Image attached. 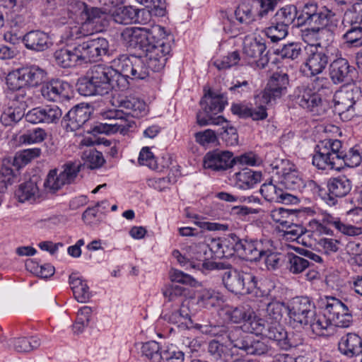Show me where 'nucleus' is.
<instances>
[{"instance_id": "obj_5", "label": "nucleus", "mask_w": 362, "mask_h": 362, "mask_svg": "<svg viewBox=\"0 0 362 362\" xmlns=\"http://www.w3.org/2000/svg\"><path fill=\"white\" fill-rule=\"evenodd\" d=\"M226 103V100L222 95H216L211 91L205 94L200 102L202 110L197 115L198 124L207 126L226 123V119L223 116L217 115L223 110Z\"/></svg>"}, {"instance_id": "obj_24", "label": "nucleus", "mask_w": 362, "mask_h": 362, "mask_svg": "<svg viewBox=\"0 0 362 362\" xmlns=\"http://www.w3.org/2000/svg\"><path fill=\"white\" fill-rule=\"evenodd\" d=\"M119 108L122 115H131L133 117H139L146 112V103L133 96H121L115 100L114 104Z\"/></svg>"}, {"instance_id": "obj_42", "label": "nucleus", "mask_w": 362, "mask_h": 362, "mask_svg": "<svg viewBox=\"0 0 362 362\" xmlns=\"http://www.w3.org/2000/svg\"><path fill=\"white\" fill-rule=\"evenodd\" d=\"M134 57V55L122 54L113 60V64L117 67L115 69L124 79L127 83V88L129 87L127 78L130 77L133 78Z\"/></svg>"}, {"instance_id": "obj_41", "label": "nucleus", "mask_w": 362, "mask_h": 362, "mask_svg": "<svg viewBox=\"0 0 362 362\" xmlns=\"http://www.w3.org/2000/svg\"><path fill=\"white\" fill-rule=\"evenodd\" d=\"M299 13L300 11H297L296 6H286L279 9L272 18L288 29V27L293 23L298 26Z\"/></svg>"}, {"instance_id": "obj_3", "label": "nucleus", "mask_w": 362, "mask_h": 362, "mask_svg": "<svg viewBox=\"0 0 362 362\" xmlns=\"http://www.w3.org/2000/svg\"><path fill=\"white\" fill-rule=\"evenodd\" d=\"M113 89L125 90L127 83L112 66L94 65L78 83V90L85 96L104 95Z\"/></svg>"}, {"instance_id": "obj_11", "label": "nucleus", "mask_w": 362, "mask_h": 362, "mask_svg": "<svg viewBox=\"0 0 362 362\" xmlns=\"http://www.w3.org/2000/svg\"><path fill=\"white\" fill-rule=\"evenodd\" d=\"M81 62H98L109 50V42L103 37H97L83 42L77 45Z\"/></svg>"}, {"instance_id": "obj_64", "label": "nucleus", "mask_w": 362, "mask_h": 362, "mask_svg": "<svg viewBox=\"0 0 362 362\" xmlns=\"http://www.w3.org/2000/svg\"><path fill=\"white\" fill-rule=\"evenodd\" d=\"M354 225L345 223V229L344 230V235L348 236H356L362 234V210H357L354 218H353Z\"/></svg>"}, {"instance_id": "obj_16", "label": "nucleus", "mask_w": 362, "mask_h": 362, "mask_svg": "<svg viewBox=\"0 0 362 362\" xmlns=\"http://www.w3.org/2000/svg\"><path fill=\"white\" fill-rule=\"evenodd\" d=\"M43 98L49 101L62 103L72 97L71 85L61 80L51 81L41 88Z\"/></svg>"}, {"instance_id": "obj_63", "label": "nucleus", "mask_w": 362, "mask_h": 362, "mask_svg": "<svg viewBox=\"0 0 362 362\" xmlns=\"http://www.w3.org/2000/svg\"><path fill=\"white\" fill-rule=\"evenodd\" d=\"M42 110L44 123H57L62 117V111L57 105H46Z\"/></svg>"}, {"instance_id": "obj_23", "label": "nucleus", "mask_w": 362, "mask_h": 362, "mask_svg": "<svg viewBox=\"0 0 362 362\" xmlns=\"http://www.w3.org/2000/svg\"><path fill=\"white\" fill-rule=\"evenodd\" d=\"M243 53L253 59L258 66H264L268 62L266 45L262 39L246 37L244 41Z\"/></svg>"}, {"instance_id": "obj_26", "label": "nucleus", "mask_w": 362, "mask_h": 362, "mask_svg": "<svg viewBox=\"0 0 362 362\" xmlns=\"http://www.w3.org/2000/svg\"><path fill=\"white\" fill-rule=\"evenodd\" d=\"M328 189V201L329 205H334L335 197H344L351 190V181L344 175L330 178L327 185Z\"/></svg>"}, {"instance_id": "obj_61", "label": "nucleus", "mask_w": 362, "mask_h": 362, "mask_svg": "<svg viewBox=\"0 0 362 362\" xmlns=\"http://www.w3.org/2000/svg\"><path fill=\"white\" fill-rule=\"evenodd\" d=\"M280 230L283 232V236L286 239L297 241H299V238L306 232L301 225L293 223L291 221Z\"/></svg>"}, {"instance_id": "obj_50", "label": "nucleus", "mask_w": 362, "mask_h": 362, "mask_svg": "<svg viewBox=\"0 0 362 362\" xmlns=\"http://www.w3.org/2000/svg\"><path fill=\"white\" fill-rule=\"evenodd\" d=\"M25 116V110L8 103V106L1 115V121L5 126H10L19 122Z\"/></svg>"}, {"instance_id": "obj_45", "label": "nucleus", "mask_w": 362, "mask_h": 362, "mask_svg": "<svg viewBox=\"0 0 362 362\" xmlns=\"http://www.w3.org/2000/svg\"><path fill=\"white\" fill-rule=\"evenodd\" d=\"M208 246L206 243L193 244L187 248V252L189 254L190 265L192 267H199L201 263L206 260Z\"/></svg>"}, {"instance_id": "obj_9", "label": "nucleus", "mask_w": 362, "mask_h": 362, "mask_svg": "<svg viewBox=\"0 0 362 362\" xmlns=\"http://www.w3.org/2000/svg\"><path fill=\"white\" fill-rule=\"evenodd\" d=\"M270 165L273 173L278 175L279 182L286 189L303 191L302 175L288 160L276 159Z\"/></svg>"}, {"instance_id": "obj_55", "label": "nucleus", "mask_w": 362, "mask_h": 362, "mask_svg": "<svg viewBox=\"0 0 362 362\" xmlns=\"http://www.w3.org/2000/svg\"><path fill=\"white\" fill-rule=\"evenodd\" d=\"M151 71H152V69L149 67L148 63L145 60L143 55H134L133 78L144 79L150 75Z\"/></svg>"}, {"instance_id": "obj_30", "label": "nucleus", "mask_w": 362, "mask_h": 362, "mask_svg": "<svg viewBox=\"0 0 362 362\" xmlns=\"http://www.w3.org/2000/svg\"><path fill=\"white\" fill-rule=\"evenodd\" d=\"M219 316L226 322L240 323L250 320L254 312L247 305L236 307L226 305L219 310Z\"/></svg>"}, {"instance_id": "obj_53", "label": "nucleus", "mask_w": 362, "mask_h": 362, "mask_svg": "<svg viewBox=\"0 0 362 362\" xmlns=\"http://www.w3.org/2000/svg\"><path fill=\"white\" fill-rule=\"evenodd\" d=\"M81 158L91 169L100 168L105 162L102 153L93 147L84 150Z\"/></svg>"}, {"instance_id": "obj_40", "label": "nucleus", "mask_w": 362, "mask_h": 362, "mask_svg": "<svg viewBox=\"0 0 362 362\" xmlns=\"http://www.w3.org/2000/svg\"><path fill=\"white\" fill-rule=\"evenodd\" d=\"M311 264L306 258L288 252L286 256V268L292 274L298 275L306 272Z\"/></svg>"}, {"instance_id": "obj_25", "label": "nucleus", "mask_w": 362, "mask_h": 362, "mask_svg": "<svg viewBox=\"0 0 362 362\" xmlns=\"http://www.w3.org/2000/svg\"><path fill=\"white\" fill-rule=\"evenodd\" d=\"M266 246H269V240H240V243H238V255L250 261H259Z\"/></svg>"}, {"instance_id": "obj_29", "label": "nucleus", "mask_w": 362, "mask_h": 362, "mask_svg": "<svg viewBox=\"0 0 362 362\" xmlns=\"http://www.w3.org/2000/svg\"><path fill=\"white\" fill-rule=\"evenodd\" d=\"M262 180V173L261 171H255L247 168L235 173L232 177L234 186L243 190L253 188Z\"/></svg>"}, {"instance_id": "obj_43", "label": "nucleus", "mask_w": 362, "mask_h": 362, "mask_svg": "<svg viewBox=\"0 0 362 362\" xmlns=\"http://www.w3.org/2000/svg\"><path fill=\"white\" fill-rule=\"evenodd\" d=\"M16 92L10 98L9 103L18 106V107L25 110L33 103V91L26 87L19 88H10Z\"/></svg>"}, {"instance_id": "obj_47", "label": "nucleus", "mask_w": 362, "mask_h": 362, "mask_svg": "<svg viewBox=\"0 0 362 362\" xmlns=\"http://www.w3.org/2000/svg\"><path fill=\"white\" fill-rule=\"evenodd\" d=\"M11 344L17 352L25 353L37 349L41 344V341L37 337H19L11 340Z\"/></svg>"}, {"instance_id": "obj_31", "label": "nucleus", "mask_w": 362, "mask_h": 362, "mask_svg": "<svg viewBox=\"0 0 362 362\" xmlns=\"http://www.w3.org/2000/svg\"><path fill=\"white\" fill-rule=\"evenodd\" d=\"M23 42L26 48L36 52L45 51L52 45L49 35L40 30L28 33L23 36Z\"/></svg>"}, {"instance_id": "obj_44", "label": "nucleus", "mask_w": 362, "mask_h": 362, "mask_svg": "<svg viewBox=\"0 0 362 362\" xmlns=\"http://www.w3.org/2000/svg\"><path fill=\"white\" fill-rule=\"evenodd\" d=\"M223 296L218 291L213 289H204L198 295L197 304L199 306L211 308L219 305Z\"/></svg>"}, {"instance_id": "obj_6", "label": "nucleus", "mask_w": 362, "mask_h": 362, "mask_svg": "<svg viewBox=\"0 0 362 362\" xmlns=\"http://www.w3.org/2000/svg\"><path fill=\"white\" fill-rule=\"evenodd\" d=\"M224 286L236 294H248L257 288V277L252 273L238 271L227 264L221 274Z\"/></svg>"}, {"instance_id": "obj_48", "label": "nucleus", "mask_w": 362, "mask_h": 362, "mask_svg": "<svg viewBox=\"0 0 362 362\" xmlns=\"http://www.w3.org/2000/svg\"><path fill=\"white\" fill-rule=\"evenodd\" d=\"M253 4L252 0H244L237 7L235 16L240 23L248 24L254 21Z\"/></svg>"}, {"instance_id": "obj_19", "label": "nucleus", "mask_w": 362, "mask_h": 362, "mask_svg": "<svg viewBox=\"0 0 362 362\" xmlns=\"http://www.w3.org/2000/svg\"><path fill=\"white\" fill-rule=\"evenodd\" d=\"M235 158L228 151L215 150L208 152L204 158V167L214 171L225 170L233 166Z\"/></svg>"}, {"instance_id": "obj_60", "label": "nucleus", "mask_w": 362, "mask_h": 362, "mask_svg": "<svg viewBox=\"0 0 362 362\" xmlns=\"http://www.w3.org/2000/svg\"><path fill=\"white\" fill-rule=\"evenodd\" d=\"M344 39L350 45L354 47L361 46L362 45V24L356 21L355 25L344 35Z\"/></svg>"}, {"instance_id": "obj_7", "label": "nucleus", "mask_w": 362, "mask_h": 362, "mask_svg": "<svg viewBox=\"0 0 362 362\" xmlns=\"http://www.w3.org/2000/svg\"><path fill=\"white\" fill-rule=\"evenodd\" d=\"M110 19V13L106 9L90 7L84 21L71 28V35L81 38L101 32L108 26Z\"/></svg>"}, {"instance_id": "obj_20", "label": "nucleus", "mask_w": 362, "mask_h": 362, "mask_svg": "<svg viewBox=\"0 0 362 362\" xmlns=\"http://www.w3.org/2000/svg\"><path fill=\"white\" fill-rule=\"evenodd\" d=\"M105 117L110 119V123H100L96 125L93 129L95 132L107 134L117 132L123 133L129 127L127 121L124 119L120 110H110L105 113Z\"/></svg>"}, {"instance_id": "obj_22", "label": "nucleus", "mask_w": 362, "mask_h": 362, "mask_svg": "<svg viewBox=\"0 0 362 362\" xmlns=\"http://www.w3.org/2000/svg\"><path fill=\"white\" fill-rule=\"evenodd\" d=\"M259 192L265 200L271 202L290 204L298 201L296 196L284 192L272 181L262 185Z\"/></svg>"}, {"instance_id": "obj_28", "label": "nucleus", "mask_w": 362, "mask_h": 362, "mask_svg": "<svg viewBox=\"0 0 362 362\" xmlns=\"http://www.w3.org/2000/svg\"><path fill=\"white\" fill-rule=\"evenodd\" d=\"M352 67L347 59L340 57L334 59L329 65V74L334 84L349 83L351 80Z\"/></svg>"}, {"instance_id": "obj_27", "label": "nucleus", "mask_w": 362, "mask_h": 362, "mask_svg": "<svg viewBox=\"0 0 362 362\" xmlns=\"http://www.w3.org/2000/svg\"><path fill=\"white\" fill-rule=\"evenodd\" d=\"M338 350L341 354L348 358H353L362 353V339L354 332L343 335L339 340Z\"/></svg>"}, {"instance_id": "obj_8", "label": "nucleus", "mask_w": 362, "mask_h": 362, "mask_svg": "<svg viewBox=\"0 0 362 362\" xmlns=\"http://www.w3.org/2000/svg\"><path fill=\"white\" fill-rule=\"evenodd\" d=\"M46 75L44 69L33 65L9 72L6 81L8 88H30L40 86L45 80Z\"/></svg>"}, {"instance_id": "obj_32", "label": "nucleus", "mask_w": 362, "mask_h": 362, "mask_svg": "<svg viewBox=\"0 0 362 362\" xmlns=\"http://www.w3.org/2000/svg\"><path fill=\"white\" fill-rule=\"evenodd\" d=\"M189 304V301L185 300L182 302L179 308L164 313L162 317L170 323L185 324L188 326L192 323Z\"/></svg>"}, {"instance_id": "obj_15", "label": "nucleus", "mask_w": 362, "mask_h": 362, "mask_svg": "<svg viewBox=\"0 0 362 362\" xmlns=\"http://www.w3.org/2000/svg\"><path fill=\"white\" fill-rule=\"evenodd\" d=\"M304 52L305 56L303 72L310 76L321 74L329 62L328 55L322 51H319L317 46H306Z\"/></svg>"}, {"instance_id": "obj_21", "label": "nucleus", "mask_w": 362, "mask_h": 362, "mask_svg": "<svg viewBox=\"0 0 362 362\" xmlns=\"http://www.w3.org/2000/svg\"><path fill=\"white\" fill-rule=\"evenodd\" d=\"M90 116V109L88 105H76L64 117V126L66 131H76L89 119Z\"/></svg>"}, {"instance_id": "obj_38", "label": "nucleus", "mask_w": 362, "mask_h": 362, "mask_svg": "<svg viewBox=\"0 0 362 362\" xmlns=\"http://www.w3.org/2000/svg\"><path fill=\"white\" fill-rule=\"evenodd\" d=\"M334 107L341 117H346V112L351 111L355 101L351 91L339 90L335 93L333 98Z\"/></svg>"}, {"instance_id": "obj_35", "label": "nucleus", "mask_w": 362, "mask_h": 362, "mask_svg": "<svg viewBox=\"0 0 362 362\" xmlns=\"http://www.w3.org/2000/svg\"><path fill=\"white\" fill-rule=\"evenodd\" d=\"M54 57L56 63L63 68L75 66L78 62H81L77 46L58 49L55 51Z\"/></svg>"}, {"instance_id": "obj_36", "label": "nucleus", "mask_w": 362, "mask_h": 362, "mask_svg": "<svg viewBox=\"0 0 362 362\" xmlns=\"http://www.w3.org/2000/svg\"><path fill=\"white\" fill-rule=\"evenodd\" d=\"M69 284L73 291L75 299L81 303L88 302L91 293L86 281L83 280L77 274L73 273L69 276Z\"/></svg>"}, {"instance_id": "obj_12", "label": "nucleus", "mask_w": 362, "mask_h": 362, "mask_svg": "<svg viewBox=\"0 0 362 362\" xmlns=\"http://www.w3.org/2000/svg\"><path fill=\"white\" fill-rule=\"evenodd\" d=\"M288 315L293 322L303 327L311 320L316 311L315 305L308 297H296L288 307Z\"/></svg>"}, {"instance_id": "obj_4", "label": "nucleus", "mask_w": 362, "mask_h": 362, "mask_svg": "<svg viewBox=\"0 0 362 362\" xmlns=\"http://www.w3.org/2000/svg\"><path fill=\"white\" fill-rule=\"evenodd\" d=\"M342 148L343 144L338 139L320 141L315 147L313 164L321 170L340 169L341 168Z\"/></svg>"}, {"instance_id": "obj_10", "label": "nucleus", "mask_w": 362, "mask_h": 362, "mask_svg": "<svg viewBox=\"0 0 362 362\" xmlns=\"http://www.w3.org/2000/svg\"><path fill=\"white\" fill-rule=\"evenodd\" d=\"M325 312L330 318L332 326L347 328L353 323L352 310L339 299L327 298Z\"/></svg>"}, {"instance_id": "obj_1", "label": "nucleus", "mask_w": 362, "mask_h": 362, "mask_svg": "<svg viewBox=\"0 0 362 362\" xmlns=\"http://www.w3.org/2000/svg\"><path fill=\"white\" fill-rule=\"evenodd\" d=\"M122 38L130 47L139 46L143 57L153 72L160 71L165 66L171 52V37L163 27L153 25L148 27L125 28Z\"/></svg>"}, {"instance_id": "obj_2", "label": "nucleus", "mask_w": 362, "mask_h": 362, "mask_svg": "<svg viewBox=\"0 0 362 362\" xmlns=\"http://www.w3.org/2000/svg\"><path fill=\"white\" fill-rule=\"evenodd\" d=\"M310 26L302 30V38L308 46H322L333 40V30L337 26L335 14L329 10L319 8L314 3H308L300 11L298 26Z\"/></svg>"}, {"instance_id": "obj_46", "label": "nucleus", "mask_w": 362, "mask_h": 362, "mask_svg": "<svg viewBox=\"0 0 362 362\" xmlns=\"http://www.w3.org/2000/svg\"><path fill=\"white\" fill-rule=\"evenodd\" d=\"M341 168L346 165L349 168L358 166L362 160V144H356L348 152L342 150Z\"/></svg>"}, {"instance_id": "obj_58", "label": "nucleus", "mask_w": 362, "mask_h": 362, "mask_svg": "<svg viewBox=\"0 0 362 362\" xmlns=\"http://www.w3.org/2000/svg\"><path fill=\"white\" fill-rule=\"evenodd\" d=\"M141 354L153 362L160 361L163 355L159 344L155 341L144 343L141 346Z\"/></svg>"}, {"instance_id": "obj_33", "label": "nucleus", "mask_w": 362, "mask_h": 362, "mask_svg": "<svg viewBox=\"0 0 362 362\" xmlns=\"http://www.w3.org/2000/svg\"><path fill=\"white\" fill-rule=\"evenodd\" d=\"M305 327L318 336L329 335L332 330V322L327 313L317 314L316 311L313 317L308 322V325H305Z\"/></svg>"}, {"instance_id": "obj_34", "label": "nucleus", "mask_w": 362, "mask_h": 362, "mask_svg": "<svg viewBox=\"0 0 362 362\" xmlns=\"http://www.w3.org/2000/svg\"><path fill=\"white\" fill-rule=\"evenodd\" d=\"M15 197L21 203H33L39 199L40 194L36 182L29 180L21 184L15 192Z\"/></svg>"}, {"instance_id": "obj_62", "label": "nucleus", "mask_w": 362, "mask_h": 362, "mask_svg": "<svg viewBox=\"0 0 362 362\" xmlns=\"http://www.w3.org/2000/svg\"><path fill=\"white\" fill-rule=\"evenodd\" d=\"M65 185L61 175L57 173V170L56 169L51 170L49 172L44 184L45 188L53 193L61 189Z\"/></svg>"}, {"instance_id": "obj_57", "label": "nucleus", "mask_w": 362, "mask_h": 362, "mask_svg": "<svg viewBox=\"0 0 362 362\" xmlns=\"http://www.w3.org/2000/svg\"><path fill=\"white\" fill-rule=\"evenodd\" d=\"M267 325V320L264 317L255 316L250 320H247L243 327L247 332L264 336Z\"/></svg>"}, {"instance_id": "obj_37", "label": "nucleus", "mask_w": 362, "mask_h": 362, "mask_svg": "<svg viewBox=\"0 0 362 362\" xmlns=\"http://www.w3.org/2000/svg\"><path fill=\"white\" fill-rule=\"evenodd\" d=\"M267 327L264 336L276 342L282 349H287V333L279 324V321L267 322Z\"/></svg>"}, {"instance_id": "obj_39", "label": "nucleus", "mask_w": 362, "mask_h": 362, "mask_svg": "<svg viewBox=\"0 0 362 362\" xmlns=\"http://www.w3.org/2000/svg\"><path fill=\"white\" fill-rule=\"evenodd\" d=\"M110 18L119 24L127 25L136 21L137 11L132 6H119L109 11Z\"/></svg>"}, {"instance_id": "obj_59", "label": "nucleus", "mask_w": 362, "mask_h": 362, "mask_svg": "<svg viewBox=\"0 0 362 362\" xmlns=\"http://www.w3.org/2000/svg\"><path fill=\"white\" fill-rule=\"evenodd\" d=\"M240 61L239 52L233 51L220 59H216L214 62V64L218 70H225L238 64Z\"/></svg>"}, {"instance_id": "obj_51", "label": "nucleus", "mask_w": 362, "mask_h": 362, "mask_svg": "<svg viewBox=\"0 0 362 362\" xmlns=\"http://www.w3.org/2000/svg\"><path fill=\"white\" fill-rule=\"evenodd\" d=\"M25 267L29 272L43 279L50 277L54 273V267L50 264H40L33 259H28Z\"/></svg>"}, {"instance_id": "obj_13", "label": "nucleus", "mask_w": 362, "mask_h": 362, "mask_svg": "<svg viewBox=\"0 0 362 362\" xmlns=\"http://www.w3.org/2000/svg\"><path fill=\"white\" fill-rule=\"evenodd\" d=\"M288 85V75L284 73L275 72L271 76L261 95H259L257 98L262 103L268 104L286 94Z\"/></svg>"}, {"instance_id": "obj_18", "label": "nucleus", "mask_w": 362, "mask_h": 362, "mask_svg": "<svg viewBox=\"0 0 362 362\" xmlns=\"http://www.w3.org/2000/svg\"><path fill=\"white\" fill-rule=\"evenodd\" d=\"M228 338L233 347L243 350L247 354L262 355L266 354L269 349L265 342L251 336H245L235 339L234 334L230 332Z\"/></svg>"}, {"instance_id": "obj_14", "label": "nucleus", "mask_w": 362, "mask_h": 362, "mask_svg": "<svg viewBox=\"0 0 362 362\" xmlns=\"http://www.w3.org/2000/svg\"><path fill=\"white\" fill-rule=\"evenodd\" d=\"M293 100L302 108L314 114L319 115L322 110L321 97L309 86H298L293 93Z\"/></svg>"}, {"instance_id": "obj_54", "label": "nucleus", "mask_w": 362, "mask_h": 362, "mask_svg": "<svg viewBox=\"0 0 362 362\" xmlns=\"http://www.w3.org/2000/svg\"><path fill=\"white\" fill-rule=\"evenodd\" d=\"M288 30L286 27H284L279 23H277L276 21L272 18L270 25L265 28L264 33L272 42H276L287 36Z\"/></svg>"}, {"instance_id": "obj_49", "label": "nucleus", "mask_w": 362, "mask_h": 362, "mask_svg": "<svg viewBox=\"0 0 362 362\" xmlns=\"http://www.w3.org/2000/svg\"><path fill=\"white\" fill-rule=\"evenodd\" d=\"M208 351L216 359H221L224 361H228L233 356L231 348L215 340L209 342Z\"/></svg>"}, {"instance_id": "obj_52", "label": "nucleus", "mask_w": 362, "mask_h": 362, "mask_svg": "<svg viewBox=\"0 0 362 362\" xmlns=\"http://www.w3.org/2000/svg\"><path fill=\"white\" fill-rule=\"evenodd\" d=\"M272 245L269 243V246H266L264 252L262 253L261 259H264V264L267 269L275 270L278 269L281 263V255L275 252L272 248Z\"/></svg>"}, {"instance_id": "obj_56", "label": "nucleus", "mask_w": 362, "mask_h": 362, "mask_svg": "<svg viewBox=\"0 0 362 362\" xmlns=\"http://www.w3.org/2000/svg\"><path fill=\"white\" fill-rule=\"evenodd\" d=\"M81 164L77 162H68L62 165L59 173L66 185L74 182L80 171Z\"/></svg>"}, {"instance_id": "obj_17", "label": "nucleus", "mask_w": 362, "mask_h": 362, "mask_svg": "<svg viewBox=\"0 0 362 362\" xmlns=\"http://www.w3.org/2000/svg\"><path fill=\"white\" fill-rule=\"evenodd\" d=\"M262 297L261 305L257 309L259 315L264 317L267 322L280 321L284 311L288 309L285 303L272 296L270 292H267Z\"/></svg>"}]
</instances>
